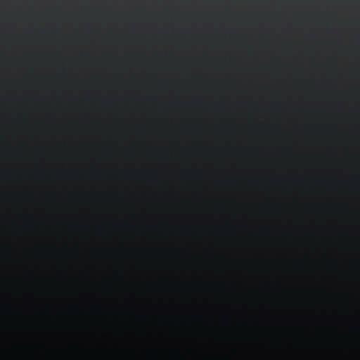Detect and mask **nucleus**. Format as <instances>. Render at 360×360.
<instances>
[{
  "label": "nucleus",
  "mask_w": 360,
  "mask_h": 360,
  "mask_svg": "<svg viewBox=\"0 0 360 360\" xmlns=\"http://www.w3.org/2000/svg\"><path fill=\"white\" fill-rule=\"evenodd\" d=\"M130 13H135V0H130Z\"/></svg>",
  "instance_id": "f257e3e1"
}]
</instances>
